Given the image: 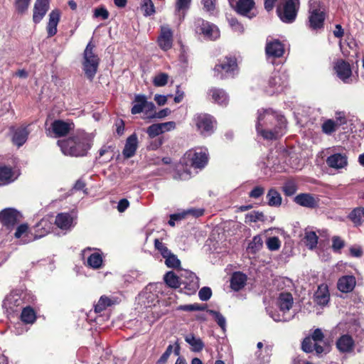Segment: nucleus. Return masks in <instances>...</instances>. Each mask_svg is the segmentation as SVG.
I'll return each instance as SVG.
<instances>
[{
  "mask_svg": "<svg viewBox=\"0 0 364 364\" xmlns=\"http://www.w3.org/2000/svg\"><path fill=\"white\" fill-rule=\"evenodd\" d=\"M256 130L265 139H277L285 133L286 120L271 109H259Z\"/></svg>",
  "mask_w": 364,
  "mask_h": 364,
  "instance_id": "obj_1",
  "label": "nucleus"
},
{
  "mask_svg": "<svg viewBox=\"0 0 364 364\" xmlns=\"http://www.w3.org/2000/svg\"><path fill=\"white\" fill-rule=\"evenodd\" d=\"M58 144L65 155L84 156L92 146V139L87 134L82 132L67 139L58 140Z\"/></svg>",
  "mask_w": 364,
  "mask_h": 364,
  "instance_id": "obj_2",
  "label": "nucleus"
},
{
  "mask_svg": "<svg viewBox=\"0 0 364 364\" xmlns=\"http://www.w3.org/2000/svg\"><path fill=\"white\" fill-rule=\"evenodd\" d=\"M309 6V18L306 26L312 31L323 28L326 18L324 5L318 0H310Z\"/></svg>",
  "mask_w": 364,
  "mask_h": 364,
  "instance_id": "obj_3",
  "label": "nucleus"
},
{
  "mask_svg": "<svg viewBox=\"0 0 364 364\" xmlns=\"http://www.w3.org/2000/svg\"><path fill=\"white\" fill-rule=\"evenodd\" d=\"M299 6V0H281L277 13L282 22L291 23L296 20Z\"/></svg>",
  "mask_w": 364,
  "mask_h": 364,
  "instance_id": "obj_4",
  "label": "nucleus"
},
{
  "mask_svg": "<svg viewBox=\"0 0 364 364\" xmlns=\"http://www.w3.org/2000/svg\"><path fill=\"white\" fill-rule=\"evenodd\" d=\"M237 69L236 59L233 57H225L215 65L213 69L214 76L220 80L233 77L237 74Z\"/></svg>",
  "mask_w": 364,
  "mask_h": 364,
  "instance_id": "obj_5",
  "label": "nucleus"
},
{
  "mask_svg": "<svg viewBox=\"0 0 364 364\" xmlns=\"http://www.w3.org/2000/svg\"><path fill=\"white\" fill-rule=\"evenodd\" d=\"M94 46L89 43L84 51L83 70L88 79L92 80L97 73L100 58L93 52Z\"/></svg>",
  "mask_w": 364,
  "mask_h": 364,
  "instance_id": "obj_6",
  "label": "nucleus"
},
{
  "mask_svg": "<svg viewBox=\"0 0 364 364\" xmlns=\"http://www.w3.org/2000/svg\"><path fill=\"white\" fill-rule=\"evenodd\" d=\"M287 80V77L284 73L279 71L273 72L268 79L267 85L264 87V92L269 95L282 92L286 86Z\"/></svg>",
  "mask_w": 364,
  "mask_h": 364,
  "instance_id": "obj_7",
  "label": "nucleus"
},
{
  "mask_svg": "<svg viewBox=\"0 0 364 364\" xmlns=\"http://www.w3.org/2000/svg\"><path fill=\"white\" fill-rule=\"evenodd\" d=\"M194 25L196 33L203 35L205 38L209 40H215L220 36L219 28L215 24L203 18L196 19Z\"/></svg>",
  "mask_w": 364,
  "mask_h": 364,
  "instance_id": "obj_8",
  "label": "nucleus"
},
{
  "mask_svg": "<svg viewBox=\"0 0 364 364\" xmlns=\"http://www.w3.org/2000/svg\"><path fill=\"white\" fill-rule=\"evenodd\" d=\"M197 130L204 136H208L214 132L213 117L207 114H198L193 119Z\"/></svg>",
  "mask_w": 364,
  "mask_h": 364,
  "instance_id": "obj_9",
  "label": "nucleus"
},
{
  "mask_svg": "<svg viewBox=\"0 0 364 364\" xmlns=\"http://www.w3.org/2000/svg\"><path fill=\"white\" fill-rule=\"evenodd\" d=\"M131 109L132 114H140L144 112L146 114L155 109V105L152 102L147 101L144 95H136Z\"/></svg>",
  "mask_w": 364,
  "mask_h": 364,
  "instance_id": "obj_10",
  "label": "nucleus"
},
{
  "mask_svg": "<svg viewBox=\"0 0 364 364\" xmlns=\"http://www.w3.org/2000/svg\"><path fill=\"white\" fill-rule=\"evenodd\" d=\"M186 158L191 162V166L195 168L201 169L208 163V154L202 149L189 151L186 154Z\"/></svg>",
  "mask_w": 364,
  "mask_h": 364,
  "instance_id": "obj_11",
  "label": "nucleus"
},
{
  "mask_svg": "<svg viewBox=\"0 0 364 364\" xmlns=\"http://www.w3.org/2000/svg\"><path fill=\"white\" fill-rule=\"evenodd\" d=\"M23 299L22 294L18 291L11 292L4 300L3 307L6 309L9 313L18 311V308H22Z\"/></svg>",
  "mask_w": 364,
  "mask_h": 364,
  "instance_id": "obj_12",
  "label": "nucleus"
},
{
  "mask_svg": "<svg viewBox=\"0 0 364 364\" xmlns=\"http://www.w3.org/2000/svg\"><path fill=\"white\" fill-rule=\"evenodd\" d=\"M255 5L254 0H237L232 8L240 15L251 19L256 16L252 11Z\"/></svg>",
  "mask_w": 364,
  "mask_h": 364,
  "instance_id": "obj_13",
  "label": "nucleus"
},
{
  "mask_svg": "<svg viewBox=\"0 0 364 364\" xmlns=\"http://www.w3.org/2000/svg\"><path fill=\"white\" fill-rule=\"evenodd\" d=\"M319 200L318 196L309 193H299L294 198L297 205L311 209L318 207Z\"/></svg>",
  "mask_w": 364,
  "mask_h": 364,
  "instance_id": "obj_14",
  "label": "nucleus"
},
{
  "mask_svg": "<svg viewBox=\"0 0 364 364\" xmlns=\"http://www.w3.org/2000/svg\"><path fill=\"white\" fill-rule=\"evenodd\" d=\"M21 217L20 213L14 208H6L0 213V221L8 228L14 226Z\"/></svg>",
  "mask_w": 364,
  "mask_h": 364,
  "instance_id": "obj_15",
  "label": "nucleus"
},
{
  "mask_svg": "<svg viewBox=\"0 0 364 364\" xmlns=\"http://www.w3.org/2000/svg\"><path fill=\"white\" fill-rule=\"evenodd\" d=\"M266 55L268 58H280L284 53V45L279 40H267L265 46Z\"/></svg>",
  "mask_w": 364,
  "mask_h": 364,
  "instance_id": "obj_16",
  "label": "nucleus"
},
{
  "mask_svg": "<svg viewBox=\"0 0 364 364\" xmlns=\"http://www.w3.org/2000/svg\"><path fill=\"white\" fill-rule=\"evenodd\" d=\"M76 216L73 213H58L55 220V223L61 230H68L75 226L74 220Z\"/></svg>",
  "mask_w": 364,
  "mask_h": 364,
  "instance_id": "obj_17",
  "label": "nucleus"
},
{
  "mask_svg": "<svg viewBox=\"0 0 364 364\" xmlns=\"http://www.w3.org/2000/svg\"><path fill=\"white\" fill-rule=\"evenodd\" d=\"M301 348L306 353H312L315 351L316 354L318 356L323 353H326L328 351V346L326 345L321 346L320 343L314 342L310 337H306L304 339Z\"/></svg>",
  "mask_w": 364,
  "mask_h": 364,
  "instance_id": "obj_18",
  "label": "nucleus"
},
{
  "mask_svg": "<svg viewBox=\"0 0 364 364\" xmlns=\"http://www.w3.org/2000/svg\"><path fill=\"white\" fill-rule=\"evenodd\" d=\"M74 129V124L60 119L55 120L51 124V131L55 137H60L68 134Z\"/></svg>",
  "mask_w": 364,
  "mask_h": 364,
  "instance_id": "obj_19",
  "label": "nucleus"
},
{
  "mask_svg": "<svg viewBox=\"0 0 364 364\" xmlns=\"http://www.w3.org/2000/svg\"><path fill=\"white\" fill-rule=\"evenodd\" d=\"M158 43L164 50H168L172 47L173 32L168 26L161 27V34L158 38Z\"/></svg>",
  "mask_w": 364,
  "mask_h": 364,
  "instance_id": "obj_20",
  "label": "nucleus"
},
{
  "mask_svg": "<svg viewBox=\"0 0 364 364\" xmlns=\"http://www.w3.org/2000/svg\"><path fill=\"white\" fill-rule=\"evenodd\" d=\"M326 162L330 168L336 170L346 168L348 166V157L345 154L336 153L328 156Z\"/></svg>",
  "mask_w": 364,
  "mask_h": 364,
  "instance_id": "obj_21",
  "label": "nucleus"
},
{
  "mask_svg": "<svg viewBox=\"0 0 364 364\" xmlns=\"http://www.w3.org/2000/svg\"><path fill=\"white\" fill-rule=\"evenodd\" d=\"M49 9L48 0H36L34 8L33 20L34 23H39Z\"/></svg>",
  "mask_w": 364,
  "mask_h": 364,
  "instance_id": "obj_22",
  "label": "nucleus"
},
{
  "mask_svg": "<svg viewBox=\"0 0 364 364\" xmlns=\"http://www.w3.org/2000/svg\"><path fill=\"white\" fill-rule=\"evenodd\" d=\"M338 77L344 82H348V79L352 74L351 68L348 63L343 60H338L334 66Z\"/></svg>",
  "mask_w": 364,
  "mask_h": 364,
  "instance_id": "obj_23",
  "label": "nucleus"
},
{
  "mask_svg": "<svg viewBox=\"0 0 364 364\" xmlns=\"http://www.w3.org/2000/svg\"><path fill=\"white\" fill-rule=\"evenodd\" d=\"M356 284L355 277L353 275H345L339 278L337 287L343 293L352 291Z\"/></svg>",
  "mask_w": 364,
  "mask_h": 364,
  "instance_id": "obj_24",
  "label": "nucleus"
},
{
  "mask_svg": "<svg viewBox=\"0 0 364 364\" xmlns=\"http://www.w3.org/2000/svg\"><path fill=\"white\" fill-rule=\"evenodd\" d=\"M336 348L341 353L353 351L355 346L353 338L348 334H343L336 341Z\"/></svg>",
  "mask_w": 364,
  "mask_h": 364,
  "instance_id": "obj_25",
  "label": "nucleus"
},
{
  "mask_svg": "<svg viewBox=\"0 0 364 364\" xmlns=\"http://www.w3.org/2000/svg\"><path fill=\"white\" fill-rule=\"evenodd\" d=\"M293 296L289 292H282L277 298V305L281 312L286 314L293 305Z\"/></svg>",
  "mask_w": 364,
  "mask_h": 364,
  "instance_id": "obj_26",
  "label": "nucleus"
},
{
  "mask_svg": "<svg viewBox=\"0 0 364 364\" xmlns=\"http://www.w3.org/2000/svg\"><path fill=\"white\" fill-rule=\"evenodd\" d=\"M28 126H23L14 130L12 141L17 146L20 147L25 144L28 139L30 131L28 129Z\"/></svg>",
  "mask_w": 364,
  "mask_h": 364,
  "instance_id": "obj_27",
  "label": "nucleus"
},
{
  "mask_svg": "<svg viewBox=\"0 0 364 364\" xmlns=\"http://www.w3.org/2000/svg\"><path fill=\"white\" fill-rule=\"evenodd\" d=\"M138 146V138L136 134L130 135L123 149V155L126 158L132 157L136 151Z\"/></svg>",
  "mask_w": 364,
  "mask_h": 364,
  "instance_id": "obj_28",
  "label": "nucleus"
},
{
  "mask_svg": "<svg viewBox=\"0 0 364 364\" xmlns=\"http://www.w3.org/2000/svg\"><path fill=\"white\" fill-rule=\"evenodd\" d=\"M329 292L328 287L322 284L318 286L314 296V301L320 306H325L329 301Z\"/></svg>",
  "mask_w": 364,
  "mask_h": 364,
  "instance_id": "obj_29",
  "label": "nucleus"
},
{
  "mask_svg": "<svg viewBox=\"0 0 364 364\" xmlns=\"http://www.w3.org/2000/svg\"><path fill=\"white\" fill-rule=\"evenodd\" d=\"M208 95L215 103L220 105H226L228 102V94L223 89L213 87L209 90Z\"/></svg>",
  "mask_w": 364,
  "mask_h": 364,
  "instance_id": "obj_30",
  "label": "nucleus"
},
{
  "mask_svg": "<svg viewBox=\"0 0 364 364\" xmlns=\"http://www.w3.org/2000/svg\"><path fill=\"white\" fill-rule=\"evenodd\" d=\"M60 20V12L58 10L52 11L49 14V21L47 26L48 37H52L57 33V26Z\"/></svg>",
  "mask_w": 364,
  "mask_h": 364,
  "instance_id": "obj_31",
  "label": "nucleus"
},
{
  "mask_svg": "<svg viewBox=\"0 0 364 364\" xmlns=\"http://www.w3.org/2000/svg\"><path fill=\"white\" fill-rule=\"evenodd\" d=\"M246 282V274L240 272H234L231 277L230 287L234 291H237L245 287Z\"/></svg>",
  "mask_w": 364,
  "mask_h": 364,
  "instance_id": "obj_32",
  "label": "nucleus"
},
{
  "mask_svg": "<svg viewBox=\"0 0 364 364\" xmlns=\"http://www.w3.org/2000/svg\"><path fill=\"white\" fill-rule=\"evenodd\" d=\"M185 341L190 345L191 349L193 352H200L205 346L203 341L192 333L186 335Z\"/></svg>",
  "mask_w": 364,
  "mask_h": 364,
  "instance_id": "obj_33",
  "label": "nucleus"
},
{
  "mask_svg": "<svg viewBox=\"0 0 364 364\" xmlns=\"http://www.w3.org/2000/svg\"><path fill=\"white\" fill-rule=\"evenodd\" d=\"M17 178V176L13 171L11 167L4 166L0 167V181L4 184H9L14 181Z\"/></svg>",
  "mask_w": 364,
  "mask_h": 364,
  "instance_id": "obj_34",
  "label": "nucleus"
},
{
  "mask_svg": "<svg viewBox=\"0 0 364 364\" xmlns=\"http://www.w3.org/2000/svg\"><path fill=\"white\" fill-rule=\"evenodd\" d=\"M267 204L271 207H279L282 204V198L281 194L274 188H270L266 196Z\"/></svg>",
  "mask_w": 364,
  "mask_h": 364,
  "instance_id": "obj_35",
  "label": "nucleus"
},
{
  "mask_svg": "<svg viewBox=\"0 0 364 364\" xmlns=\"http://www.w3.org/2000/svg\"><path fill=\"white\" fill-rule=\"evenodd\" d=\"M348 218L358 227L362 225L364 218V208L358 207L354 208L348 215Z\"/></svg>",
  "mask_w": 364,
  "mask_h": 364,
  "instance_id": "obj_36",
  "label": "nucleus"
},
{
  "mask_svg": "<svg viewBox=\"0 0 364 364\" xmlns=\"http://www.w3.org/2000/svg\"><path fill=\"white\" fill-rule=\"evenodd\" d=\"M192 0H176L175 12L183 18L190 9Z\"/></svg>",
  "mask_w": 364,
  "mask_h": 364,
  "instance_id": "obj_37",
  "label": "nucleus"
},
{
  "mask_svg": "<svg viewBox=\"0 0 364 364\" xmlns=\"http://www.w3.org/2000/svg\"><path fill=\"white\" fill-rule=\"evenodd\" d=\"M36 316L34 310L30 307L26 306L23 308L21 319L25 323H33L36 321Z\"/></svg>",
  "mask_w": 364,
  "mask_h": 364,
  "instance_id": "obj_38",
  "label": "nucleus"
},
{
  "mask_svg": "<svg viewBox=\"0 0 364 364\" xmlns=\"http://www.w3.org/2000/svg\"><path fill=\"white\" fill-rule=\"evenodd\" d=\"M165 283L171 288L180 287L181 282L179 277L172 271L168 272L164 277Z\"/></svg>",
  "mask_w": 364,
  "mask_h": 364,
  "instance_id": "obj_39",
  "label": "nucleus"
},
{
  "mask_svg": "<svg viewBox=\"0 0 364 364\" xmlns=\"http://www.w3.org/2000/svg\"><path fill=\"white\" fill-rule=\"evenodd\" d=\"M51 228V224L47 220H41L36 226V232H38L39 230H43L41 233L36 234L34 237V239H38L46 235L48 232H50Z\"/></svg>",
  "mask_w": 364,
  "mask_h": 364,
  "instance_id": "obj_40",
  "label": "nucleus"
},
{
  "mask_svg": "<svg viewBox=\"0 0 364 364\" xmlns=\"http://www.w3.org/2000/svg\"><path fill=\"white\" fill-rule=\"evenodd\" d=\"M113 304L111 299L106 296H102L98 302L95 305V311L96 313H101L105 310L107 307L112 306Z\"/></svg>",
  "mask_w": 364,
  "mask_h": 364,
  "instance_id": "obj_41",
  "label": "nucleus"
},
{
  "mask_svg": "<svg viewBox=\"0 0 364 364\" xmlns=\"http://www.w3.org/2000/svg\"><path fill=\"white\" fill-rule=\"evenodd\" d=\"M304 242L306 245L311 250L315 248L318 244V237L315 232H306L304 236Z\"/></svg>",
  "mask_w": 364,
  "mask_h": 364,
  "instance_id": "obj_42",
  "label": "nucleus"
},
{
  "mask_svg": "<svg viewBox=\"0 0 364 364\" xmlns=\"http://www.w3.org/2000/svg\"><path fill=\"white\" fill-rule=\"evenodd\" d=\"M87 264L93 269H99L102 264V255L98 252L91 254L87 258Z\"/></svg>",
  "mask_w": 364,
  "mask_h": 364,
  "instance_id": "obj_43",
  "label": "nucleus"
},
{
  "mask_svg": "<svg viewBox=\"0 0 364 364\" xmlns=\"http://www.w3.org/2000/svg\"><path fill=\"white\" fill-rule=\"evenodd\" d=\"M297 191V185L293 180L286 181L282 186V191L287 196H293Z\"/></svg>",
  "mask_w": 364,
  "mask_h": 364,
  "instance_id": "obj_44",
  "label": "nucleus"
},
{
  "mask_svg": "<svg viewBox=\"0 0 364 364\" xmlns=\"http://www.w3.org/2000/svg\"><path fill=\"white\" fill-rule=\"evenodd\" d=\"M262 245L263 241L262 237L256 235L253 237L252 242L249 243L247 249L250 252L256 253L262 248Z\"/></svg>",
  "mask_w": 364,
  "mask_h": 364,
  "instance_id": "obj_45",
  "label": "nucleus"
},
{
  "mask_svg": "<svg viewBox=\"0 0 364 364\" xmlns=\"http://www.w3.org/2000/svg\"><path fill=\"white\" fill-rule=\"evenodd\" d=\"M228 21L229 26L231 27L232 30L234 32H236L238 34L243 33V32L245 31V28H244L243 25L237 21V18H235L234 17H228Z\"/></svg>",
  "mask_w": 364,
  "mask_h": 364,
  "instance_id": "obj_46",
  "label": "nucleus"
},
{
  "mask_svg": "<svg viewBox=\"0 0 364 364\" xmlns=\"http://www.w3.org/2000/svg\"><path fill=\"white\" fill-rule=\"evenodd\" d=\"M207 312L215 318V321L221 328L224 329L226 324L225 318L219 312L212 309H207Z\"/></svg>",
  "mask_w": 364,
  "mask_h": 364,
  "instance_id": "obj_47",
  "label": "nucleus"
},
{
  "mask_svg": "<svg viewBox=\"0 0 364 364\" xmlns=\"http://www.w3.org/2000/svg\"><path fill=\"white\" fill-rule=\"evenodd\" d=\"M337 127V124L333 120L328 119L322 124V131L330 135L336 130Z\"/></svg>",
  "mask_w": 364,
  "mask_h": 364,
  "instance_id": "obj_48",
  "label": "nucleus"
},
{
  "mask_svg": "<svg viewBox=\"0 0 364 364\" xmlns=\"http://www.w3.org/2000/svg\"><path fill=\"white\" fill-rule=\"evenodd\" d=\"M154 246L155 248L160 252V254L164 258L167 257L168 255H169L171 253V250H168L166 244L159 241V240L158 239H156L154 240Z\"/></svg>",
  "mask_w": 364,
  "mask_h": 364,
  "instance_id": "obj_49",
  "label": "nucleus"
},
{
  "mask_svg": "<svg viewBox=\"0 0 364 364\" xmlns=\"http://www.w3.org/2000/svg\"><path fill=\"white\" fill-rule=\"evenodd\" d=\"M165 264L169 268H178L180 267L181 262L178 259L177 256L172 252L165 257Z\"/></svg>",
  "mask_w": 364,
  "mask_h": 364,
  "instance_id": "obj_50",
  "label": "nucleus"
},
{
  "mask_svg": "<svg viewBox=\"0 0 364 364\" xmlns=\"http://www.w3.org/2000/svg\"><path fill=\"white\" fill-rule=\"evenodd\" d=\"M267 311L269 316L276 322H287L291 319L290 317H287L284 313L280 314L279 313H277L275 311L269 309H268Z\"/></svg>",
  "mask_w": 364,
  "mask_h": 364,
  "instance_id": "obj_51",
  "label": "nucleus"
},
{
  "mask_svg": "<svg viewBox=\"0 0 364 364\" xmlns=\"http://www.w3.org/2000/svg\"><path fill=\"white\" fill-rule=\"evenodd\" d=\"M206 307L207 306L205 304H193L181 306L178 309L186 311H204L206 310Z\"/></svg>",
  "mask_w": 364,
  "mask_h": 364,
  "instance_id": "obj_52",
  "label": "nucleus"
},
{
  "mask_svg": "<svg viewBox=\"0 0 364 364\" xmlns=\"http://www.w3.org/2000/svg\"><path fill=\"white\" fill-rule=\"evenodd\" d=\"M168 75L164 73L158 74L154 78L153 82L156 87H162L167 84Z\"/></svg>",
  "mask_w": 364,
  "mask_h": 364,
  "instance_id": "obj_53",
  "label": "nucleus"
},
{
  "mask_svg": "<svg viewBox=\"0 0 364 364\" xmlns=\"http://www.w3.org/2000/svg\"><path fill=\"white\" fill-rule=\"evenodd\" d=\"M146 133H147L149 137L151 139H154L156 136H157L160 134H162L161 129L159 125L158 124V123L153 124L150 125L149 127H148V128L146 129Z\"/></svg>",
  "mask_w": 364,
  "mask_h": 364,
  "instance_id": "obj_54",
  "label": "nucleus"
},
{
  "mask_svg": "<svg viewBox=\"0 0 364 364\" xmlns=\"http://www.w3.org/2000/svg\"><path fill=\"white\" fill-rule=\"evenodd\" d=\"M246 219L250 222L264 221L265 216L262 212H252L246 215Z\"/></svg>",
  "mask_w": 364,
  "mask_h": 364,
  "instance_id": "obj_55",
  "label": "nucleus"
},
{
  "mask_svg": "<svg viewBox=\"0 0 364 364\" xmlns=\"http://www.w3.org/2000/svg\"><path fill=\"white\" fill-rule=\"evenodd\" d=\"M280 245V240L277 237H269L267 240V246L268 249L271 251H275L279 250Z\"/></svg>",
  "mask_w": 364,
  "mask_h": 364,
  "instance_id": "obj_56",
  "label": "nucleus"
},
{
  "mask_svg": "<svg viewBox=\"0 0 364 364\" xmlns=\"http://www.w3.org/2000/svg\"><path fill=\"white\" fill-rule=\"evenodd\" d=\"M141 8L145 16H151L155 13L154 6L151 0H144Z\"/></svg>",
  "mask_w": 364,
  "mask_h": 364,
  "instance_id": "obj_57",
  "label": "nucleus"
},
{
  "mask_svg": "<svg viewBox=\"0 0 364 364\" xmlns=\"http://www.w3.org/2000/svg\"><path fill=\"white\" fill-rule=\"evenodd\" d=\"M212 296V291L210 287H204L198 292V296L201 301H205L210 299Z\"/></svg>",
  "mask_w": 364,
  "mask_h": 364,
  "instance_id": "obj_58",
  "label": "nucleus"
},
{
  "mask_svg": "<svg viewBox=\"0 0 364 364\" xmlns=\"http://www.w3.org/2000/svg\"><path fill=\"white\" fill-rule=\"evenodd\" d=\"M28 225L26 224H21L20 225L14 234L15 237L16 238H21L22 237H28Z\"/></svg>",
  "mask_w": 364,
  "mask_h": 364,
  "instance_id": "obj_59",
  "label": "nucleus"
},
{
  "mask_svg": "<svg viewBox=\"0 0 364 364\" xmlns=\"http://www.w3.org/2000/svg\"><path fill=\"white\" fill-rule=\"evenodd\" d=\"M31 0H16L15 5L19 13L25 12L30 4Z\"/></svg>",
  "mask_w": 364,
  "mask_h": 364,
  "instance_id": "obj_60",
  "label": "nucleus"
},
{
  "mask_svg": "<svg viewBox=\"0 0 364 364\" xmlns=\"http://www.w3.org/2000/svg\"><path fill=\"white\" fill-rule=\"evenodd\" d=\"M216 0H202L203 9L210 14H213L215 8Z\"/></svg>",
  "mask_w": 364,
  "mask_h": 364,
  "instance_id": "obj_61",
  "label": "nucleus"
},
{
  "mask_svg": "<svg viewBox=\"0 0 364 364\" xmlns=\"http://www.w3.org/2000/svg\"><path fill=\"white\" fill-rule=\"evenodd\" d=\"M264 193V188L260 186H255L250 193L249 196L252 198H259Z\"/></svg>",
  "mask_w": 364,
  "mask_h": 364,
  "instance_id": "obj_62",
  "label": "nucleus"
},
{
  "mask_svg": "<svg viewBox=\"0 0 364 364\" xmlns=\"http://www.w3.org/2000/svg\"><path fill=\"white\" fill-rule=\"evenodd\" d=\"M159 125L161 132L165 133L166 132H170L171 130H173L176 128V123L173 121L166 122H162V123H158Z\"/></svg>",
  "mask_w": 364,
  "mask_h": 364,
  "instance_id": "obj_63",
  "label": "nucleus"
},
{
  "mask_svg": "<svg viewBox=\"0 0 364 364\" xmlns=\"http://www.w3.org/2000/svg\"><path fill=\"white\" fill-rule=\"evenodd\" d=\"M309 337L312 338L314 341V342L320 343L321 342L323 341L324 338V335L321 328H316L314 331L311 336Z\"/></svg>",
  "mask_w": 364,
  "mask_h": 364,
  "instance_id": "obj_64",
  "label": "nucleus"
}]
</instances>
